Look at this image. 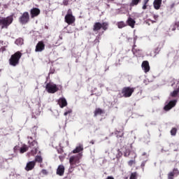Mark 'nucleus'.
I'll use <instances>...</instances> for the list:
<instances>
[{"instance_id":"obj_1","label":"nucleus","mask_w":179,"mask_h":179,"mask_svg":"<svg viewBox=\"0 0 179 179\" xmlns=\"http://www.w3.org/2000/svg\"><path fill=\"white\" fill-rule=\"evenodd\" d=\"M12 23H13V15L6 17H0V26H1V29H8Z\"/></svg>"},{"instance_id":"obj_2","label":"nucleus","mask_w":179,"mask_h":179,"mask_svg":"<svg viewBox=\"0 0 179 179\" xmlns=\"http://www.w3.org/2000/svg\"><path fill=\"white\" fill-rule=\"evenodd\" d=\"M22 55H23V54L20 51H17L12 55L9 59L10 65L11 66H17V65H19L20 58H22Z\"/></svg>"},{"instance_id":"obj_3","label":"nucleus","mask_w":179,"mask_h":179,"mask_svg":"<svg viewBox=\"0 0 179 179\" xmlns=\"http://www.w3.org/2000/svg\"><path fill=\"white\" fill-rule=\"evenodd\" d=\"M134 92H135V88L131 87H124L122 89L121 92L119 93V96H120V97H124L127 99L128 97H131Z\"/></svg>"},{"instance_id":"obj_4","label":"nucleus","mask_w":179,"mask_h":179,"mask_svg":"<svg viewBox=\"0 0 179 179\" xmlns=\"http://www.w3.org/2000/svg\"><path fill=\"white\" fill-rule=\"evenodd\" d=\"M82 156H83V155L82 153H79L78 155L71 156L69 158V163L72 169H75V167H78V166H79Z\"/></svg>"},{"instance_id":"obj_5","label":"nucleus","mask_w":179,"mask_h":179,"mask_svg":"<svg viewBox=\"0 0 179 179\" xmlns=\"http://www.w3.org/2000/svg\"><path fill=\"white\" fill-rule=\"evenodd\" d=\"M103 29L104 31H106V30L108 29V22H95L93 25V31H94V33L99 31V30Z\"/></svg>"},{"instance_id":"obj_6","label":"nucleus","mask_w":179,"mask_h":179,"mask_svg":"<svg viewBox=\"0 0 179 179\" xmlns=\"http://www.w3.org/2000/svg\"><path fill=\"white\" fill-rule=\"evenodd\" d=\"M76 19L75 18V16H73V13L72 12V10L69 8L67 10V13L64 17V22L67 23V24H73L75 23V21Z\"/></svg>"},{"instance_id":"obj_7","label":"nucleus","mask_w":179,"mask_h":179,"mask_svg":"<svg viewBox=\"0 0 179 179\" xmlns=\"http://www.w3.org/2000/svg\"><path fill=\"white\" fill-rule=\"evenodd\" d=\"M19 22L21 24H27L29 22H30V14H29V12L25 11L22 14H21V16L18 19Z\"/></svg>"},{"instance_id":"obj_8","label":"nucleus","mask_w":179,"mask_h":179,"mask_svg":"<svg viewBox=\"0 0 179 179\" xmlns=\"http://www.w3.org/2000/svg\"><path fill=\"white\" fill-rule=\"evenodd\" d=\"M46 91L48 93H50L52 94H54V93H57L58 90H59V88L54 84L53 83H49L45 86Z\"/></svg>"},{"instance_id":"obj_9","label":"nucleus","mask_w":179,"mask_h":179,"mask_svg":"<svg viewBox=\"0 0 179 179\" xmlns=\"http://www.w3.org/2000/svg\"><path fill=\"white\" fill-rule=\"evenodd\" d=\"M29 148H31L32 150H31V155L34 156V155H37V152H38V143L36 141H33L31 143L29 142Z\"/></svg>"},{"instance_id":"obj_10","label":"nucleus","mask_w":179,"mask_h":179,"mask_svg":"<svg viewBox=\"0 0 179 179\" xmlns=\"http://www.w3.org/2000/svg\"><path fill=\"white\" fill-rule=\"evenodd\" d=\"M131 51L134 55H136V57H141L142 55V50L136 48V40L134 41V45Z\"/></svg>"},{"instance_id":"obj_11","label":"nucleus","mask_w":179,"mask_h":179,"mask_svg":"<svg viewBox=\"0 0 179 179\" xmlns=\"http://www.w3.org/2000/svg\"><path fill=\"white\" fill-rule=\"evenodd\" d=\"M45 50V44L43 41H38L36 45L35 51L36 52H41Z\"/></svg>"},{"instance_id":"obj_12","label":"nucleus","mask_w":179,"mask_h":179,"mask_svg":"<svg viewBox=\"0 0 179 179\" xmlns=\"http://www.w3.org/2000/svg\"><path fill=\"white\" fill-rule=\"evenodd\" d=\"M176 104H177V100L170 101L169 103H167L164 107V111H170V110H171V108H173V107H176Z\"/></svg>"},{"instance_id":"obj_13","label":"nucleus","mask_w":179,"mask_h":179,"mask_svg":"<svg viewBox=\"0 0 179 179\" xmlns=\"http://www.w3.org/2000/svg\"><path fill=\"white\" fill-rule=\"evenodd\" d=\"M34 167H36V162L34 161H30L27 164L24 170L26 171H31Z\"/></svg>"},{"instance_id":"obj_14","label":"nucleus","mask_w":179,"mask_h":179,"mask_svg":"<svg viewBox=\"0 0 179 179\" xmlns=\"http://www.w3.org/2000/svg\"><path fill=\"white\" fill-rule=\"evenodd\" d=\"M41 10L40 8H33L32 9L30 10V15L31 17H36V16H38L40 15Z\"/></svg>"},{"instance_id":"obj_15","label":"nucleus","mask_w":179,"mask_h":179,"mask_svg":"<svg viewBox=\"0 0 179 179\" xmlns=\"http://www.w3.org/2000/svg\"><path fill=\"white\" fill-rule=\"evenodd\" d=\"M124 157H129V156H131V159H136L137 155L135 152L130 151L129 150H126L124 155Z\"/></svg>"},{"instance_id":"obj_16","label":"nucleus","mask_w":179,"mask_h":179,"mask_svg":"<svg viewBox=\"0 0 179 179\" xmlns=\"http://www.w3.org/2000/svg\"><path fill=\"white\" fill-rule=\"evenodd\" d=\"M56 174L62 177L65 174V166L64 165H59L57 169Z\"/></svg>"},{"instance_id":"obj_17","label":"nucleus","mask_w":179,"mask_h":179,"mask_svg":"<svg viewBox=\"0 0 179 179\" xmlns=\"http://www.w3.org/2000/svg\"><path fill=\"white\" fill-rule=\"evenodd\" d=\"M141 66L145 73L150 71V66H149V62L148 61H143Z\"/></svg>"},{"instance_id":"obj_18","label":"nucleus","mask_w":179,"mask_h":179,"mask_svg":"<svg viewBox=\"0 0 179 179\" xmlns=\"http://www.w3.org/2000/svg\"><path fill=\"white\" fill-rule=\"evenodd\" d=\"M179 171L177 168H174L173 171H171L168 173V179H174L175 176H178Z\"/></svg>"},{"instance_id":"obj_19","label":"nucleus","mask_w":179,"mask_h":179,"mask_svg":"<svg viewBox=\"0 0 179 179\" xmlns=\"http://www.w3.org/2000/svg\"><path fill=\"white\" fill-rule=\"evenodd\" d=\"M58 104L61 108H64V107H66V106H68V102H66V99L65 98H60L58 100Z\"/></svg>"},{"instance_id":"obj_20","label":"nucleus","mask_w":179,"mask_h":179,"mask_svg":"<svg viewBox=\"0 0 179 179\" xmlns=\"http://www.w3.org/2000/svg\"><path fill=\"white\" fill-rule=\"evenodd\" d=\"M135 23H136V22L135 21V20H134L132 17H129L127 20V24L128 26H129L130 27H131V29H134V27H135Z\"/></svg>"},{"instance_id":"obj_21","label":"nucleus","mask_w":179,"mask_h":179,"mask_svg":"<svg viewBox=\"0 0 179 179\" xmlns=\"http://www.w3.org/2000/svg\"><path fill=\"white\" fill-rule=\"evenodd\" d=\"M154 8L156 10H159L162 6V0H155L153 2Z\"/></svg>"},{"instance_id":"obj_22","label":"nucleus","mask_w":179,"mask_h":179,"mask_svg":"<svg viewBox=\"0 0 179 179\" xmlns=\"http://www.w3.org/2000/svg\"><path fill=\"white\" fill-rule=\"evenodd\" d=\"M101 114H104V110H103L101 108H96L94 112V117H97V115H101Z\"/></svg>"},{"instance_id":"obj_23","label":"nucleus","mask_w":179,"mask_h":179,"mask_svg":"<svg viewBox=\"0 0 179 179\" xmlns=\"http://www.w3.org/2000/svg\"><path fill=\"white\" fill-rule=\"evenodd\" d=\"M117 26L118 29H124V27H127V24L124 21H120L117 23Z\"/></svg>"},{"instance_id":"obj_24","label":"nucleus","mask_w":179,"mask_h":179,"mask_svg":"<svg viewBox=\"0 0 179 179\" xmlns=\"http://www.w3.org/2000/svg\"><path fill=\"white\" fill-rule=\"evenodd\" d=\"M142 0H131V3H129V6H137L141 3Z\"/></svg>"},{"instance_id":"obj_25","label":"nucleus","mask_w":179,"mask_h":179,"mask_svg":"<svg viewBox=\"0 0 179 179\" xmlns=\"http://www.w3.org/2000/svg\"><path fill=\"white\" fill-rule=\"evenodd\" d=\"M83 145H80L76 147V149H74L73 150V153H74V154L79 153L80 152H83Z\"/></svg>"},{"instance_id":"obj_26","label":"nucleus","mask_w":179,"mask_h":179,"mask_svg":"<svg viewBox=\"0 0 179 179\" xmlns=\"http://www.w3.org/2000/svg\"><path fill=\"white\" fill-rule=\"evenodd\" d=\"M29 150V147L26 145H24L22 147L20 148V153L23 154L26 153Z\"/></svg>"},{"instance_id":"obj_27","label":"nucleus","mask_w":179,"mask_h":179,"mask_svg":"<svg viewBox=\"0 0 179 179\" xmlns=\"http://www.w3.org/2000/svg\"><path fill=\"white\" fill-rule=\"evenodd\" d=\"M133 159L129 160L127 162V164L129 167H132V166H135V164H136V158H131Z\"/></svg>"},{"instance_id":"obj_28","label":"nucleus","mask_w":179,"mask_h":179,"mask_svg":"<svg viewBox=\"0 0 179 179\" xmlns=\"http://www.w3.org/2000/svg\"><path fill=\"white\" fill-rule=\"evenodd\" d=\"M115 134L117 138H122V136H124V131L122 130V131L116 130L115 131Z\"/></svg>"},{"instance_id":"obj_29","label":"nucleus","mask_w":179,"mask_h":179,"mask_svg":"<svg viewBox=\"0 0 179 179\" xmlns=\"http://www.w3.org/2000/svg\"><path fill=\"white\" fill-rule=\"evenodd\" d=\"M34 162H35V164L36 163H40L41 164V163H43V157H41V156L37 155L35 157V159L34 160Z\"/></svg>"},{"instance_id":"obj_30","label":"nucleus","mask_w":179,"mask_h":179,"mask_svg":"<svg viewBox=\"0 0 179 179\" xmlns=\"http://www.w3.org/2000/svg\"><path fill=\"white\" fill-rule=\"evenodd\" d=\"M177 27H179V21L176 22L175 24L172 27H171V29L172 31H175V30L177 29Z\"/></svg>"},{"instance_id":"obj_31","label":"nucleus","mask_w":179,"mask_h":179,"mask_svg":"<svg viewBox=\"0 0 179 179\" xmlns=\"http://www.w3.org/2000/svg\"><path fill=\"white\" fill-rule=\"evenodd\" d=\"M143 6L142 7V9H143V10L148 9V3H149V0H143Z\"/></svg>"},{"instance_id":"obj_32","label":"nucleus","mask_w":179,"mask_h":179,"mask_svg":"<svg viewBox=\"0 0 179 179\" xmlns=\"http://www.w3.org/2000/svg\"><path fill=\"white\" fill-rule=\"evenodd\" d=\"M129 179H138V173L137 172H133L130 175Z\"/></svg>"},{"instance_id":"obj_33","label":"nucleus","mask_w":179,"mask_h":179,"mask_svg":"<svg viewBox=\"0 0 179 179\" xmlns=\"http://www.w3.org/2000/svg\"><path fill=\"white\" fill-rule=\"evenodd\" d=\"M178 93H179V87H178L177 90H174V91L171 94V96L172 97H177V95L178 94Z\"/></svg>"},{"instance_id":"obj_34","label":"nucleus","mask_w":179,"mask_h":179,"mask_svg":"<svg viewBox=\"0 0 179 179\" xmlns=\"http://www.w3.org/2000/svg\"><path fill=\"white\" fill-rule=\"evenodd\" d=\"M171 135H172V136H176V135H177V128L173 127L171 129Z\"/></svg>"},{"instance_id":"obj_35","label":"nucleus","mask_w":179,"mask_h":179,"mask_svg":"<svg viewBox=\"0 0 179 179\" xmlns=\"http://www.w3.org/2000/svg\"><path fill=\"white\" fill-rule=\"evenodd\" d=\"M15 43L17 44V45H22V44H23V39L22 38H18L15 41Z\"/></svg>"},{"instance_id":"obj_36","label":"nucleus","mask_w":179,"mask_h":179,"mask_svg":"<svg viewBox=\"0 0 179 179\" xmlns=\"http://www.w3.org/2000/svg\"><path fill=\"white\" fill-rule=\"evenodd\" d=\"M14 153H17V150H20V146L19 145H15L13 148Z\"/></svg>"},{"instance_id":"obj_37","label":"nucleus","mask_w":179,"mask_h":179,"mask_svg":"<svg viewBox=\"0 0 179 179\" xmlns=\"http://www.w3.org/2000/svg\"><path fill=\"white\" fill-rule=\"evenodd\" d=\"M41 173L43 175V176H48V171L45 169H42L41 170Z\"/></svg>"},{"instance_id":"obj_38","label":"nucleus","mask_w":179,"mask_h":179,"mask_svg":"<svg viewBox=\"0 0 179 179\" xmlns=\"http://www.w3.org/2000/svg\"><path fill=\"white\" fill-rule=\"evenodd\" d=\"M63 5H64V6H68V5H69V0H64Z\"/></svg>"},{"instance_id":"obj_39","label":"nucleus","mask_w":179,"mask_h":179,"mask_svg":"<svg viewBox=\"0 0 179 179\" xmlns=\"http://www.w3.org/2000/svg\"><path fill=\"white\" fill-rule=\"evenodd\" d=\"M5 51H6V46H2L1 48H0V52H5Z\"/></svg>"},{"instance_id":"obj_40","label":"nucleus","mask_w":179,"mask_h":179,"mask_svg":"<svg viewBox=\"0 0 179 179\" xmlns=\"http://www.w3.org/2000/svg\"><path fill=\"white\" fill-rule=\"evenodd\" d=\"M71 113H72V110H71V109H70V110L66 111V112L64 113V115L66 116V115H68V114H71Z\"/></svg>"},{"instance_id":"obj_41","label":"nucleus","mask_w":179,"mask_h":179,"mask_svg":"<svg viewBox=\"0 0 179 179\" xmlns=\"http://www.w3.org/2000/svg\"><path fill=\"white\" fill-rule=\"evenodd\" d=\"M153 17H154L155 20H157V19L159 18V15L154 14Z\"/></svg>"},{"instance_id":"obj_42","label":"nucleus","mask_w":179,"mask_h":179,"mask_svg":"<svg viewBox=\"0 0 179 179\" xmlns=\"http://www.w3.org/2000/svg\"><path fill=\"white\" fill-rule=\"evenodd\" d=\"M90 143H91L92 145H94V140H92Z\"/></svg>"},{"instance_id":"obj_43","label":"nucleus","mask_w":179,"mask_h":179,"mask_svg":"<svg viewBox=\"0 0 179 179\" xmlns=\"http://www.w3.org/2000/svg\"><path fill=\"white\" fill-rule=\"evenodd\" d=\"M141 167H145V163L141 164Z\"/></svg>"},{"instance_id":"obj_44","label":"nucleus","mask_w":179,"mask_h":179,"mask_svg":"<svg viewBox=\"0 0 179 179\" xmlns=\"http://www.w3.org/2000/svg\"><path fill=\"white\" fill-rule=\"evenodd\" d=\"M115 0H108V2H114Z\"/></svg>"},{"instance_id":"obj_45","label":"nucleus","mask_w":179,"mask_h":179,"mask_svg":"<svg viewBox=\"0 0 179 179\" xmlns=\"http://www.w3.org/2000/svg\"><path fill=\"white\" fill-rule=\"evenodd\" d=\"M142 156H146V152H143Z\"/></svg>"},{"instance_id":"obj_46","label":"nucleus","mask_w":179,"mask_h":179,"mask_svg":"<svg viewBox=\"0 0 179 179\" xmlns=\"http://www.w3.org/2000/svg\"><path fill=\"white\" fill-rule=\"evenodd\" d=\"M60 40H62V36H59Z\"/></svg>"},{"instance_id":"obj_47","label":"nucleus","mask_w":179,"mask_h":179,"mask_svg":"<svg viewBox=\"0 0 179 179\" xmlns=\"http://www.w3.org/2000/svg\"><path fill=\"white\" fill-rule=\"evenodd\" d=\"M40 167L43 168V164H41V165H40Z\"/></svg>"},{"instance_id":"obj_48","label":"nucleus","mask_w":179,"mask_h":179,"mask_svg":"<svg viewBox=\"0 0 179 179\" xmlns=\"http://www.w3.org/2000/svg\"><path fill=\"white\" fill-rule=\"evenodd\" d=\"M50 73H53L52 72H50Z\"/></svg>"},{"instance_id":"obj_49","label":"nucleus","mask_w":179,"mask_h":179,"mask_svg":"<svg viewBox=\"0 0 179 179\" xmlns=\"http://www.w3.org/2000/svg\"><path fill=\"white\" fill-rule=\"evenodd\" d=\"M0 72H1V69H0Z\"/></svg>"}]
</instances>
